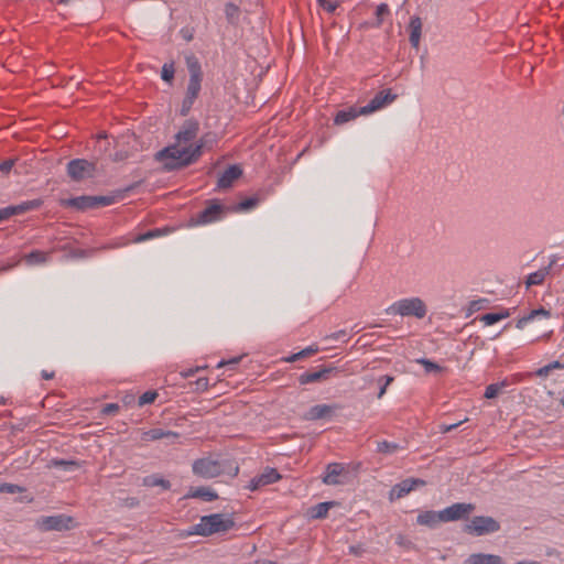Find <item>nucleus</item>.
<instances>
[{
  "mask_svg": "<svg viewBox=\"0 0 564 564\" xmlns=\"http://www.w3.org/2000/svg\"><path fill=\"white\" fill-rule=\"evenodd\" d=\"M551 372V369L547 365L536 369L534 372L532 373H529V376H535V377H540V378H545L550 375Z\"/></svg>",
  "mask_w": 564,
  "mask_h": 564,
  "instance_id": "obj_48",
  "label": "nucleus"
},
{
  "mask_svg": "<svg viewBox=\"0 0 564 564\" xmlns=\"http://www.w3.org/2000/svg\"><path fill=\"white\" fill-rule=\"evenodd\" d=\"M13 165H14L13 160L3 161L2 163H0V173H2L3 175L9 174L10 171L12 170Z\"/></svg>",
  "mask_w": 564,
  "mask_h": 564,
  "instance_id": "obj_47",
  "label": "nucleus"
},
{
  "mask_svg": "<svg viewBox=\"0 0 564 564\" xmlns=\"http://www.w3.org/2000/svg\"><path fill=\"white\" fill-rule=\"evenodd\" d=\"M198 123L194 120H187L183 123L178 132L175 134V143L181 145L195 144L193 141L198 133Z\"/></svg>",
  "mask_w": 564,
  "mask_h": 564,
  "instance_id": "obj_16",
  "label": "nucleus"
},
{
  "mask_svg": "<svg viewBox=\"0 0 564 564\" xmlns=\"http://www.w3.org/2000/svg\"><path fill=\"white\" fill-rule=\"evenodd\" d=\"M346 335H347L346 330L341 329V330L335 332L330 335H327L325 337V339L339 340V339H343L344 337H346Z\"/></svg>",
  "mask_w": 564,
  "mask_h": 564,
  "instance_id": "obj_51",
  "label": "nucleus"
},
{
  "mask_svg": "<svg viewBox=\"0 0 564 564\" xmlns=\"http://www.w3.org/2000/svg\"><path fill=\"white\" fill-rule=\"evenodd\" d=\"M235 525L234 520L223 513H213L200 518L199 522L196 523L191 533L208 536L215 533L227 532Z\"/></svg>",
  "mask_w": 564,
  "mask_h": 564,
  "instance_id": "obj_3",
  "label": "nucleus"
},
{
  "mask_svg": "<svg viewBox=\"0 0 564 564\" xmlns=\"http://www.w3.org/2000/svg\"><path fill=\"white\" fill-rule=\"evenodd\" d=\"M256 564H276L273 561H263V562H256Z\"/></svg>",
  "mask_w": 564,
  "mask_h": 564,
  "instance_id": "obj_58",
  "label": "nucleus"
},
{
  "mask_svg": "<svg viewBox=\"0 0 564 564\" xmlns=\"http://www.w3.org/2000/svg\"><path fill=\"white\" fill-rule=\"evenodd\" d=\"M257 204H258V199L256 197H249V198L241 200L238 204L237 209L238 210H248V209H251L254 206H257Z\"/></svg>",
  "mask_w": 564,
  "mask_h": 564,
  "instance_id": "obj_43",
  "label": "nucleus"
},
{
  "mask_svg": "<svg viewBox=\"0 0 564 564\" xmlns=\"http://www.w3.org/2000/svg\"><path fill=\"white\" fill-rule=\"evenodd\" d=\"M317 3L329 13H333L339 6L338 1L334 0H317Z\"/></svg>",
  "mask_w": 564,
  "mask_h": 564,
  "instance_id": "obj_44",
  "label": "nucleus"
},
{
  "mask_svg": "<svg viewBox=\"0 0 564 564\" xmlns=\"http://www.w3.org/2000/svg\"><path fill=\"white\" fill-rule=\"evenodd\" d=\"M73 519L65 514L41 517L36 520L35 527L42 531H64L70 529Z\"/></svg>",
  "mask_w": 564,
  "mask_h": 564,
  "instance_id": "obj_8",
  "label": "nucleus"
},
{
  "mask_svg": "<svg viewBox=\"0 0 564 564\" xmlns=\"http://www.w3.org/2000/svg\"><path fill=\"white\" fill-rule=\"evenodd\" d=\"M193 473L202 478H214L224 473V464L212 457L199 458L193 463Z\"/></svg>",
  "mask_w": 564,
  "mask_h": 564,
  "instance_id": "obj_6",
  "label": "nucleus"
},
{
  "mask_svg": "<svg viewBox=\"0 0 564 564\" xmlns=\"http://www.w3.org/2000/svg\"><path fill=\"white\" fill-rule=\"evenodd\" d=\"M334 406L328 404H317L310 409L306 417L308 420H319L332 413Z\"/></svg>",
  "mask_w": 564,
  "mask_h": 564,
  "instance_id": "obj_27",
  "label": "nucleus"
},
{
  "mask_svg": "<svg viewBox=\"0 0 564 564\" xmlns=\"http://www.w3.org/2000/svg\"><path fill=\"white\" fill-rule=\"evenodd\" d=\"M22 491H23V488L20 487L19 485L8 484V482H4V484L0 485V492L19 494V492H22Z\"/></svg>",
  "mask_w": 564,
  "mask_h": 564,
  "instance_id": "obj_42",
  "label": "nucleus"
},
{
  "mask_svg": "<svg viewBox=\"0 0 564 564\" xmlns=\"http://www.w3.org/2000/svg\"><path fill=\"white\" fill-rule=\"evenodd\" d=\"M189 497L199 498L205 501H214L218 498V495L209 487H197L191 490Z\"/></svg>",
  "mask_w": 564,
  "mask_h": 564,
  "instance_id": "obj_28",
  "label": "nucleus"
},
{
  "mask_svg": "<svg viewBox=\"0 0 564 564\" xmlns=\"http://www.w3.org/2000/svg\"><path fill=\"white\" fill-rule=\"evenodd\" d=\"M338 368L335 366H323L316 371H305L300 375L299 382L301 384H308L319 381L328 380L333 375L338 372Z\"/></svg>",
  "mask_w": 564,
  "mask_h": 564,
  "instance_id": "obj_15",
  "label": "nucleus"
},
{
  "mask_svg": "<svg viewBox=\"0 0 564 564\" xmlns=\"http://www.w3.org/2000/svg\"><path fill=\"white\" fill-rule=\"evenodd\" d=\"M143 485L149 486V487L160 486L165 490L171 488V482L169 480H165V479L156 477V476L145 477L143 479Z\"/></svg>",
  "mask_w": 564,
  "mask_h": 564,
  "instance_id": "obj_35",
  "label": "nucleus"
},
{
  "mask_svg": "<svg viewBox=\"0 0 564 564\" xmlns=\"http://www.w3.org/2000/svg\"><path fill=\"white\" fill-rule=\"evenodd\" d=\"M242 174V170L238 165H230L219 176L217 186L219 188H228Z\"/></svg>",
  "mask_w": 564,
  "mask_h": 564,
  "instance_id": "obj_19",
  "label": "nucleus"
},
{
  "mask_svg": "<svg viewBox=\"0 0 564 564\" xmlns=\"http://www.w3.org/2000/svg\"><path fill=\"white\" fill-rule=\"evenodd\" d=\"M119 411V405L117 403H107L101 412L105 415H113Z\"/></svg>",
  "mask_w": 564,
  "mask_h": 564,
  "instance_id": "obj_46",
  "label": "nucleus"
},
{
  "mask_svg": "<svg viewBox=\"0 0 564 564\" xmlns=\"http://www.w3.org/2000/svg\"><path fill=\"white\" fill-rule=\"evenodd\" d=\"M390 13L389 7L387 3H380L376 9V18H377V25H381L384 17H387Z\"/></svg>",
  "mask_w": 564,
  "mask_h": 564,
  "instance_id": "obj_38",
  "label": "nucleus"
},
{
  "mask_svg": "<svg viewBox=\"0 0 564 564\" xmlns=\"http://www.w3.org/2000/svg\"><path fill=\"white\" fill-rule=\"evenodd\" d=\"M556 262H557V257L552 256L550 258V262L546 267H543V268L539 269L538 271L530 273L524 281L525 288L530 289L531 286L542 285L545 281V279L551 274Z\"/></svg>",
  "mask_w": 564,
  "mask_h": 564,
  "instance_id": "obj_17",
  "label": "nucleus"
},
{
  "mask_svg": "<svg viewBox=\"0 0 564 564\" xmlns=\"http://www.w3.org/2000/svg\"><path fill=\"white\" fill-rule=\"evenodd\" d=\"M197 370H198V369H195V370H194V369H189V370H188V371H186V372H182V376H183L184 378H188V377L193 376V375L195 373V371H197Z\"/></svg>",
  "mask_w": 564,
  "mask_h": 564,
  "instance_id": "obj_57",
  "label": "nucleus"
},
{
  "mask_svg": "<svg viewBox=\"0 0 564 564\" xmlns=\"http://www.w3.org/2000/svg\"><path fill=\"white\" fill-rule=\"evenodd\" d=\"M359 111L360 107H350L348 109L339 110L334 118V122L335 124H344L350 120L356 119L358 116H362Z\"/></svg>",
  "mask_w": 564,
  "mask_h": 564,
  "instance_id": "obj_26",
  "label": "nucleus"
},
{
  "mask_svg": "<svg viewBox=\"0 0 564 564\" xmlns=\"http://www.w3.org/2000/svg\"><path fill=\"white\" fill-rule=\"evenodd\" d=\"M161 231L159 229L149 230L145 234H141L134 238V242H142L154 237H159Z\"/></svg>",
  "mask_w": 564,
  "mask_h": 564,
  "instance_id": "obj_45",
  "label": "nucleus"
},
{
  "mask_svg": "<svg viewBox=\"0 0 564 564\" xmlns=\"http://www.w3.org/2000/svg\"><path fill=\"white\" fill-rule=\"evenodd\" d=\"M43 205V200L41 198L22 202L18 205L7 206L4 208H0V224L12 216L21 215L30 210H34L40 208Z\"/></svg>",
  "mask_w": 564,
  "mask_h": 564,
  "instance_id": "obj_10",
  "label": "nucleus"
},
{
  "mask_svg": "<svg viewBox=\"0 0 564 564\" xmlns=\"http://www.w3.org/2000/svg\"><path fill=\"white\" fill-rule=\"evenodd\" d=\"M238 12H239V9L236 4L228 3L226 6V14H227L228 19H232L234 17L238 15Z\"/></svg>",
  "mask_w": 564,
  "mask_h": 564,
  "instance_id": "obj_50",
  "label": "nucleus"
},
{
  "mask_svg": "<svg viewBox=\"0 0 564 564\" xmlns=\"http://www.w3.org/2000/svg\"><path fill=\"white\" fill-rule=\"evenodd\" d=\"M240 359H241V357L231 358L229 360H221V361L218 362L217 367L221 368V367L227 366V365H237Z\"/></svg>",
  "mask_w": 564,
  "mask_h": 564,
  "instance_id": "obj_52",
  "label": "nucleus"
},
{
  "mask_svg": "<svg viewBox=\"0 0 564 564\" xmlns=\"http://www.w3.org/2000/svg\"><path fill=\"white\" fill-rule=\"evenodd\" d=\"M156 397H158V393L155 391H147L139 397L138 404L140 406L150 404V403L154 402Z\"/></svg>",
  "mask_w": 564,
  "mask_h": 564,
  "instance_id": "obj_39",
  "label": "nucleus"
},
{
  "mask_svg": "<svg viewBox=\"0 0 564 564\" xmlns=\"http://www.w3.org/2000/svg\"><path fill=\"white\" fill-rule=\"evenodd\" d=\"M126 505L130 508H133V507H137L139 506V500L134 497H131V498H127L126 499Z\"/></svg>",
  "mask_w": 564,
  "mask_h": 564,
  "instance_id": "obj_55",
  "label": "nucleus"
},
{
  "mask_svg": "<svg viewBox=\"0 0 564 564\" xmlns=\"http://www.w3.org/2000/svg\"><path fill=\"white\" fill-rule=\"evenodd\" d=\"M401 446L394 442L381 441L377 444V452L386 455H391L398 452Z\"/></svg>",
  "mask_w": 564,
  "mask_h": 564,
  "instance_id": "obj_34",
  "label": "nucleus"
},
{
  "mask_svg": "<svg viewBox=\"0 0 564 564\" xmlns=\"http://www.w3.org/2000/svg\"><path fill=\"white\" fill-rule=\"evenodd\" d=\"M204 143L181 145L177 143L170 144L155 154V160L160 162L167 172L176 171L196 162L202 155Z\"/></svg>",
  "mask_w": 564,
  "mask_h": 564,
  "instance_id": "obj_1",
  "label": "nucleus"
},
{
  "mask_svg": "<svg viewBox=\"0 0 564 564\" xmlns=\"http://www.w3.org/2000/svg\"><path fill=\"white\" fill-rule=\"evenodd\" d=\"M395 98L397 95L392 94L390 89H383L379 91L366 106L360 107L359 112L364 116L370 115L393 102Z\"/></svg>",
  "mask_w": 564,
  "mask_h": 564,
  "instance_id": "obj_11",
  "label": "nucleus"
},
{
  "mask_svg": "<svg viewBox=\"0 0 564 564\" xmlns=\"http://www.w3.org/2000/svg\"><path fill=\"white\" fill-rule=\"evenodd\" d=\"M426 313V305L420 297L402 299L387 308V314L414 316L419 319L425 317Z\"/></svg>",
  "mask_w": 564,
  "mask_h": 564,
  "instance_id": "obj_4",
  "label": "nucleus"
},
{
  "mask_svg": "<svg viewBox=\"0 0 564 564\" xmlns=\"http://www.w3.org/2000/svg\"><path fill=\"white\" fill-rule=\"evenodd\" d=\"M46 260H47V253L40 251V250H34L25 256V261L29 264H40V263H44Z\"/></svg>",
  "mask_w": 564,
  "mask_h": 564,
  "instance_id": "obj_36",
  "label": "nucleus"
},
{
  "mask_svg": "<svg viewBox=\"0 0 564 564\" xmlns=\"http://www.w3.org/2000/svg\"><path fill=\"white\" fill-rule=\"evenodd\" d=\"M68 0H59V3H66Z\"/></svg>",
  "mask_w": 564,
  "mask_h": 564,
  "instance_id": "obj_59",
  "label": "nucleus"
},
{
  "mask_svg": "<svg viewBox=\"0 0 564 564\" xmlns=\"http://www.w3.org/2000/svg\"><path fill=\"white\" fill-rule=\"evenodd\" d=\"M499 530V522L492 517L486 516H476L465 525V532L476 536L495 533Z\"/></svg>",
  "mask_w": 564,
  "mask_h": 564,
  "instance_id": "obj_5",
  "label": "nucleus"
},
{
  "mask_svg": "<svg viewBox=\"0 0 564 564\" xmlns=\"http://www.w3.org/2000/svg\"><path fill=\"white\" fill-rule=\"evenodd\" d=\"M349 471L341 463H329L325 468L322 481L327 486L344 485L347 482Z\"/></svg>",
  "mask_w": 564,
  "mask_h": 564,
  "instance_id": "obj_9",
  "label": "nucleus"
},
{
  "mask_svg": "<svg viewBox=\"0 0 564 564\" xmlns=\"http://www.w3.org/2000/svg\"><path fill=\"white\" fill-rule=\"evenodd\" d=\"M94 199V207L97 206H107L110 204L111 199L106 196H93Z\"/></svg>",
  "mask_w": 564,
  "mask_h": 564,
  "instance_id": "obj_49",
  "label": "nucleus"
},
{
  "mask_svg": "<svg viewBox=\"0 0 564 564\" xmlns=\"http://www.w3.org/2000/svg\"><path fill=\"white\" fill-rule=\"evenodd\" d=\"M394 380L392 376H382L379 378V382L382 383L378 392V398L381 399L387 391L388 386Z\"/></svg>",
  "mask_w": 564,
  "mask_h": 564,
  "instance_id": "obj_41",
  "label": "nucleus"
},
{
  "mask_svg": "<svg viewBox=\"0 0 564 564\" xmlns=\"http://www.w3.org/2000/svg\"><path fill=\"white\" fill-rule=\"evenodd\" d=\"M48 467L62 468L66 471H73L78 468V463L75 460L52 459L48 463Z\"/></svg>",
  "mask_w": 564,
  "mask_h": 564,
  "instance_id": "obj_33",
  "label": "nucleus"
},
{
  "mask_svg": "<svg viewBox=\"0 0 564 564\" xmlns=\"http://www.w3.org/2000/svg\"><path fill=\"white\" fill-rule=\"evenodd\" d=\"M508 381L507 380H502L500 382H496V383H491L489 386H487L486 390H485V398L487 399H494L496 398L501 391L503 388L508 387Z\"/></svg>",
  "mask_w": 564,
  "mask_h": 564,
  "instance_id": "obj_32",
  "label": "nucleus"
},
{
  "mask_svg": "<svg viewBox=\"0 0 564 564\" xmlns=\"http://www.w3.org/2000/svg\"><path fill=\"white\" fill-rule=\"evenodd\" d=\"M186 66L189 73V79L185 97L182 101L181 115L186 116L197 99L203 80V70L198 58L194 55L186 56Z\"/></svg>",
  "mask_w": 564,
  "mask_h": 564,
  "instance_id": "obj_2",
  "label": "nucleus"
},
{
  "mask_svg": "<svg viewBox=\"0 0 564 564\" xmlns=\"http://www.w3.org/2000/svg\"><path fill=\"white\" fill-rule=\"evenodd\" d=\"M425 480L420 478H406L395 484L389 491L390 501L401 499L419 486H425Z\"/></svg>",
  "mask_w": 564,
  "mask_h": 564,
  "instance_id": "obj_14",
  "label": "nucleus"
},
{
  "mask_svg": "<svg viewBox=\"0 0 564 564\" xmlns=\"http://www.w3.org/2000/svg\"><path fill=\"white\" fill-rule=\"evenodd\" d=\"M509 316H510V313L508 310H506V311H502L499 313H487V314L482 315L480 319L486 326H490V325H494Z\"/></svg>",
  "mask_w": 564,
  "mask_h": 564,
  "instance_id": "obj_31",
  "label": "nucleus"
},
{
  "mask_svg": "<svg viewBox=\"0 0 564 564\" xmlns=\"http://www.w3.org/2000/svg\"><path fill=\"white\" fill-rule=\"evenodd\" d=\"M94 199L93 196H78L68 199H63L62 205L65 207H72L77 210H86L89 208H94Z\"/></svg>",
  "mask_w": 564,
  "mask_h": 564,
  "instance_id": "obj_23",
  "label": "nucleus"
},
{
  "mask_svg": "<svg viewBox=\"0 0 564 564\" xmlns=\"http://www.w3.org/2000/svg\"><path fill=\"white\" fill-rule=\"evenodd\" d=\"M54 375H55L54 371L42 370V372H41L42 378L45 380L53 379Z\"/></svg>",
  "mask_w": 564,
  "mask_h": 564,
  "instance_id": "obj_56",
  "label": "nucleus"
},
{
  "mask_svg": "<svg viewBox=\"0 0 564 564\" xmlns=\"http://www.w3.org/2000/svg\"><path fill=\"white\" fill-rule=\"evenodd\" d=\"M475 510L473 503L457 502L441 510L443 522H452L467 517Z\"/></svg>",
  "mask_w": 564,
  "mask_h": 564,
  "instance_id": "obj_13",
  "label": "nucleus"
},
{
  "mask_svg": "<svg viewBox=\"0 0 564 564\" xmlns=\"http://www.w3.org/2000/svg\"><path fill=\"white\" fill-rule=\"evenodd\" d=\"M335 506L334 501L321 502L311 509V517L313 519H323L327 516L329 509Z\"/></svg>",
  "mask_w": 564,
  "mask_h": 564,
  "instance_id": "obj_30",
  "label": "nucleus"
},
{
  "mask_svg": "<svg viewBox=\"0 0 564 564\" xmlns=\"http://www.w3.org/2000/svg\"><path fill=\"white\" fill-rule=\"evenodd\" d=\"M166 438L170 443H174L176 438H178V433L172 431H165L163 429H152L147 432H143L142 440L143 441H158Z\"/></svg>",
  "mask_w": 564,
  "mask_h": 564,
  "instance_id": "obj_22",
  "label": "nucleus"
},
{
  "mask_svg": "<svg viewBox=\"0 0 564 564\" xmlns=\"http://www.w3.org/2000/svg\"><path fill=\"white\" fill-rule=\"evenodd\" d=\"M547 366L550 367L551 371L554 369H564V362H561L560 360L552 361L547 364Z\"/></svg>",
  "mask_w": 564,
  "mask_h": 564,
  "instance_id": "obj_54",
  "label": "nucleus"
},
{
  "mask_svg": "<svg viewBox=\"0 0 564 564\" xmlns=\"http://www.w3.org/2000/svg\"><path fill=\"white\" fill-rule=\"evenodd\" d=\"M422 20L420 17H412L410 19V22H409V25H408V29H409V33H410V36H409V41L412 45V47L414 48H419L420 46V41H421V36H422Z\"/></svg>",
  "mask_w": 564,
  "mask_h": 564,
  "instance_id": "obj_20",
  "label": "nucleus"
},
{
  "mask_svg": "<svg viewBox=\"0 0 564 564\" xmlns=\"http://www.w3.org/2000/svg\"><path fill=\"white\" fill-rule=\"evenodd\" d=\"M225 213V207L217 200H212L200 213L197 214L195 225H206L219 220Z\"/></svg>",
  "mask_w": 564,
  "mask_h": 564,
  "instance_id": "obj_12",
  "label": "nucleus"
},
{
  "mask_svg": "<svg viewBox=\"0 0 564 564\" xmlns=\"http://www.w3.org/2000/svg\"><path fill=\"white\" fill-rule=\"evenodd\" d=\"M464 564H505V561L496 554L474 553L465 560Z\"/></svg>",
  "mask_w": 564,
  "mask_h": 564,
  "instance_id": "obj_21",
  "label": "nucleus"
},
{
  "mask_svg": "<svg viewBox=\"0 0 564 564\" xmlns=\"http://www.w3.org/2000/svg\"><path fill=\"white\" fill-rule=\"evenodd\" d=\"M417 362L424 367V370L426 372H436V371H441V369H442L440 365H437L436 362L431 361L429 359H425V358L417 360Z\"/></svg>",
  "mask_w": 564,
  "mask_h": 564,
  "instance_id": "obj_40",
  "label": "nucleus"
},
{
  "mask_svg": "<svg viewBox=\"0 0 564 564\" xmlns=\"http://www.w3.org/2000/svg\"><path fill=\"white\" fill-rule=\"evenodd\" d=\"M416 522L420 525L434 528L438 523L443 522L442 513H441V511H432V510L423 511L417 516Z\"/></svg>",
  "mask_w": 564,
  "mask_h": 564,
  "instance_id": "obj_25",
  "label": "nucleus"
},
{
  "mask_svg": "<svg viewBox=\"0 0 564 564\" xmlns=\"http://www.w3.org/2000/svg\"><path fill=\"white\" fill-rule=\"evenodd\" d=\"M538 317L550 318L551 312L545 310L544 307H539L536 310H532L530 313L520 317L517 321L516 327L518 329H523L530 322L534 321Z\"/></svg>",
  "mask_w": 564,
  "mask_h": 564,
  "instance_id": "obj_24",
  "label": "nucleus"
},
{
  "mask_svg": "<svg viewBox=\"0 0 564 564\" xmlns=\"http://www.w3.org/2000/svg\"><path fill=\"white\" fill-rule=\"evenodd\" d=\"M95 171L96 164L84 159H75L67 163V174L76 182L93 177Z\"/></svg>",
  "mask_w": 564,
  "mask_h": 564,
  "instance_id": "obj_7",
  "label": "nucleus"
},
{
  "mask_svg": "<svg viewBox=\"0 0 564 564\" xmlns=\"http://www.w3.org/2000/svg\"><path fill=\"white\" fill-rule=\"evenodd\" d=\"M462 422H463V421H460V422H458V423L449 424V425L442 424V425H441V431H442L443 433H447V432H449V431H452V430L456 429L458 425H460V424H462Z\"/></svg>",
  "mask_w": 564,
  "mask_h": 564,
  "instance_id": "obj_53",
  "label": "nucleus"
},
{
  "mask_svg": "<svg viewBox=\"0 0 564 564\" xmlns=\"http://www.w3.org/2000/svg\"><path fill=\"white\" fill-rule=\"evenodd\" d=\"M175 74V68L173 63H165L162 66L161 77L166 83H172Z\"/></svg>",
  "mask_w": 564,
  "mask_h": 564,
  "instance_id": "obj_37",
  "label": "nucleus"
},
{
  "mask_svg": "<svg viewBox=\"0 0 564 564\" xmlns=\"http://www.w3.org/2000/svg\"><path fill=\"white\" fill-rule=\"evenodd\" d=\"M281 478V475L274 468H267L261 475L256 476L249 482L248 488L252 491L259 489L262 486L276 482Z\"/></svg>",
  "mask_w": 564,
  "mask_h": 564,
  "instance_id": "obj_18",
  "label": "nucleus"
},
{
  "mask_svg": "<svg viewBox=\"0 0 564 564\" xmlns=\"http://www.w3.org/2000/svg\"><path fill=\"white\" fill-rule=\"evenodd\" d=\"M319 350V347L315 344L302 349L299 352L292 354L291 356L284 358L286 362H295L302 358L310 357L314 354H316Z\"/></svg>",
  "mask_w": 564,
  "mask_h": 564,
  "instance_id": "obj_29",
  "label": "nucleus"
}]
</instances>
